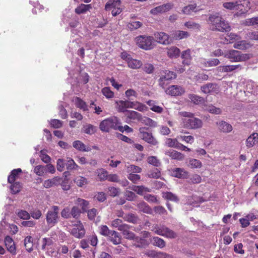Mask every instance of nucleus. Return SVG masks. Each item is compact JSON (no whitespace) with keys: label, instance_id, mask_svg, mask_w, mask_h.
I'll return each mask as SVG.
<instances>
[{"label":"nucleus","instance_id":"nucleus-1","mask_svg":"<svg viewBox=\"0 0 258 258\" xmlns=\"http://www.w3.org/2000/svg\"><path fill=\"white\" fill-rule=\"evenodd\" d=\"M179 113L183 117L181 123L184 128L196 130L202 127V121L195 117L193 113L186 111L181 112Z\"/></svg>","mask_w":258,"mask_h":258},{"label":"nucleus","instance_id":"nucleus-2","mask_svg":"<svg viewBox=\"0 0 258 258\" xmlns=\"http://www.w3.org/2000/svg\"><path fill=\"white\" fill-rule=\"evenodd\" d=\"M209 22L213 30L227 32L231 30L229 23L218 13L211 15L209 18Z\"/></svg>","mask_w":258,"mask_h":258},{"label":"nucleus","instance_id":"nucleus-3","mask_svg":"<svg viewBox=\"0 0 258 258\" xmlns=\"http://www.w3.org/2000/svg\"><path fill=\"white\" fill-rule=\"evenodd\" d=\"M136 44L141 49L149 50L156 46V43L153 37L147 35H140L135 38Z\"/></svg>","mask_w":258,"mask_h":258},{"label":"nucleus","instance_id":"nucleus-4","mask_svg":"<svg viewBox=\"0 0 258 258\" xmlns=\"http://www.w3.org/2000/svg\"><path fill=\"white\" fill-rule=\"evenodd\" d=\"M118 123V118L112 116L102 120L99 124V128L103 132H109L111 129L116 130Z\"/></svg>","mask_w":258,"mask_h":258},{"label":"nucleus","instance_id":"nucleus-5","mask_svg":"<svg viewBox=\"0 0 258 258\" xmlns=\"http://www.w3.org/2000/svg\"><path fill=\"white\" fill-rule=\"evenodd\" d=\"M251 9L250 2L249 0H238L234 16H245Z\"/></svg>","mask_w":258,"mask_h":258},{"label":"nucleus","instance_id":"nucleus-6","mask_svg":"<svg viewBox=\"0 0 258 258\" xmlns=\"http://www.w3.org/2000/svg\"><path fill=\"white\" fill-rule=\"evenodd\" d=\"M69 231L74 237L77 238H82L85 234L83 225L80 221H77L68 227Z\"/></svg>","mask_w":258,"mask_h":258},{"label":"nucleus","instance_id":"nucleus-7","mask_svg":"<svg viewBox=\"0 0 258 258\" xmlns=\"http://www.w3.org/2000/svg\"><path fill=\"white\" fill-rule=\"evenodd\" d=\"M59 208L53 206L48 211L46 215V220L47 224L50 227L54 226L58 222L59 216Z\"/></svg>","mask_w":258,"mask_h":258},{"label":"nucleus","instance_id":"nucleus-8","mask_svg":"<svg viewBox=\"0 0 258 258\" xmlns=\"http://www.w3.org/2000/svg\"><path fill=\"white\" fill-rule=\"evenodd\" d=\"M106 10L111 11L112 15L115 16L119 14L122 10L120 0H110L105 5Z\"/></svg>","mask_w":258,"mask_h":258},{"label":"nucleus","instance_id":"nucleus-9","mask_svg":"<svg viewBox=\"0 0 258 258\" xmlns=\"http://www.w3.org/2000/svg\"><path fill=\"white\" fill-rule=\"evenodd\" d=\"M152 230L155 233L169 238H174L176 237V234L172 230L164 226L156 225Z\"/></svg>","mask_w":258,"mask_h":258},{"label":"nucleus","instance_id":"nucleus-10","mask_svg":"<svg viewBox=\"0 0 258 258\" xmlns=\"http://www.w3.org/2000/svg\"><path fill=\"white\" fill-rule=\"evenodd\" d=\"M69 75L72 77L74 81L71 82V84H75V83L81 84H85L89 81V76L86 73L81 72H69Z\"/></svg>","mask_w":258,"mask_h":258},{"label":"nucleus","instance_id":"nucleus-11","mask_svg":"<svg viewBox=\"0 0 258 258\" xmlns=\"http://www.w3.org/2000/svg\"><path fill=\"white\" fill-rule=\"evenodd\" d=\"M146 128L145 127H140L139 128L140 137L149 144L154 146L157 145L158 141L157 140L153 137L151 133L146 132Z\"/></svg>","mask_w":258,"mask_h":258},{"label":"nucleus","instance_id":"nucleus-12","mask_svg":"<svg viewBox=\"0 0 258 258\" xmlns=\"http://www.w3.org/2000/svg\"><path fill=\"white\" fill-rule=\"evenodd\" d=\"M155 42L163 45H168L172 42L171 36L163 32H157L154 34Z\"/></svg>","mask_w":258,"mask_h":258},{"label":"nucleus","instance_id":"nucleus-13","mask_svg":"<svg viewBox=\"0 0 258 258\" xmlns=\"http://www.w3.org/2000/svg\"><path fill=\"white\" fill-rule=\"evenodd\" d=\"M176 74L172 71H165L161 74L159 79V85L163 88H165L166 85V81L175 79Z\"/></svg>","mask_w":258,"mask_h":258},{"label":"nucleus","instance_id":"nucleus-14","mask_svg":"<svg viewBox=\"0 0 258 258\" xmlns=\"http://www.w3.org/2000/svg\"><path fill=\"white\" fill-rule=\"evenodd\" d=\"M173 8V4L172 3H167L151 9L150 13L153 15H157L159 14L168 12Z\"/></svg>","mask_w":258,"mask_h":258},{"label":"nucleus","instance_id":"nucleus-15","mask_svg":"<svg viewBox=\"0 0 258 258\" xmlns=\"http://www.w3.org/2000/svg\"><path fill=\"white\" fill-rule=\"evenodd\" d=\"M201 90L205 94H217L220 91L219 86L215 84L209 83L201 86Z\"/></svg>","mask_w":258,"mask_h":258},{"label":"nucleus","instance_id":"nucleus-16","mask_svg":"<svg viewBox=\"0 0 258 258\" xmlns=\"http://www.w3.org/2000/svg\"><path fill=\"white\" fill-rule=\"evenodd\" d=\"M184 89L180 86L172 85L169 87L166 90L167 94L172 96H176L182 95L184 93Z\"/></svg>","mask_w":258,"mask_h":258},{"label":"nucleus","instance_id":"nucleus-17","mask_svg":"<svg viewBox=\"0 0 258 258\" xmlns=\"http://www.w3.org/2000/svg\"><path fill=\"white\" fill-rule=\"evenodd\" d=\"M5 245L8 250L12 255L16 254V246L15 243L12 237L7 236L4 239Z\"/></svg>","mask_w":258,"mask_h":258},{"label":"nucleus","instance_id":"nucleus-18","mask_svg":"<svg viewBox=\"0 0 258 258\" xmlns=\"http://www.w3.org/2000/svg\"><path fill=\"white\" fill-rule=\"evenodd\" d=\"M116 108L118 112H124L127 111V108H131L132 101L130 100H118L115 101Z\"/></svg>","mask_w":258,"mask_h":258},{"label":"nucleus","instance_id":"nucleus-19","mask_svg":"<svg viewBox=\"0 0 258 258\" xmlns=\"http://www.w3.org/2000/svg\"><path fill=\"white\" fill-rule=\"evenodd\" d=\"M216 125L219 131L221 133L227 134L233 130L232 126L230 124L223 120L217 122Z\"/></svg>","mask_w":258,"mask_h":258},{"label":"nucleus","instance_id":"nucleus-20","mask_svg":"<svg viewBox=\"0 0 258 258\" xmlns=\"http://www.w3.org/2000/svg\"><path fill=\"white\" fill-rule=\"evenodd\" d=\"M189 36V34L187 32L182 30L173 31L171 33L172 41L173 40H179L187 38Z\"/></svg>","mask_w":258,"mask_h":258},{"label":"nucleus","instance_id":"nucleus-21","mask_svg":"<svg viewBox=\"0 0 258 258\" xmlns=\"http://www.w3.org/2000/svg\"><path fill=\"white\" fill-rule=\"evenodd\" d=\"M245 145L248 148L258 145V133H253L249 136L246 140Z\"/></svg>","mask_w":258,"mask_h":258},{"label":"nucleus","instance_id":"nucleus-22","mask_svg":"<svg viewBox=\"0 0 258 258\" xmlns=\"http://www.w3.org/2000/svg\"><path fill=\"white\" fill-rule=\"evenodd\" d=\"M256 219V216L253 213H249L244 218L239 219V222L242 228H246L250 225V222Z\"/></svg>","mask_w":258,"mask_h":258},{"label":"nucleus","instance_id":"nucleus-23","mask_svg":"<svg viewBox=\"0 0 258 258\" xmlns=\"http://www.w3.org/2000/svg\"><path fill=\"white\" fill-rule=\"evenodd\" d=\"M241 69L242 66L241 64L222 66L217 68V70L221 73H228L236 70H241Z\"/></svg>","mask_w":258,"mask_h":258},{"label":"nucleus","instance_id":"nucleus-24","mask_svg":"<svg viewBox=\"0 0 258 258\" xmlns=\"http://www.w3.org/2000/svg\"><path fill=\"white\" fill-rule=\"evenodd\" d=\"M171 175L178 178H186L187 177L188 173L183 168H175L172 169L171 171Z\"/></svg>","mask_w":258,"mask_h":258},{"label":"nucleus","instance_id":"nucleus-25","mask_svg":"<svg viewBox=\"0 0 258 258\" xmlns=\"http://www.w3.org/2000/svg\"><path fill=\"white\" fill-rule=\"evenodd\" d=\"M199 11H200L199 7L197 6L196 4L194 3L184 7L181 12L184 15H190L192 13H196Z\"/></svg>","mask_w":258,"mask_h":258},{"label":"nucleus","instance_id":"nucleus-26","mask_svg":"<svg viewBox=\"0 0 258 258\" xmlns=\"http://www.w3.org/2000/svg\"><path fill=\"white\" fill-rule=\"evenodd\" d=\"M72 145L75 149L80 152H89L91 150V148L86 146L80 140L75 141L73 142Z\"/></svg>","mask_w":258,"mask_h":258},{"label":"nucleus","instance_id":"nucleus-27","mask_svg":"<svg viewBox=\"0 0 258 258\" xmlns=\"http://www.w3.org/2000/svg\"><path fill=\"white\" fill-rule=\"evenodd\" d=\"M119 230L121 231L124 237L128 239H134V234L129 230V227L127 225L123 224L122 226H119Z\"/></svg>","mask_w":258,"mask_h":258},{"label":"nucleus","instance_id":"nucleus-28","mask_svg":"<svg viewBox=\"0 0 258 258\" xmlns=\"http://www.w3.org/2000/svg\"><path fill=\"white\" fill-rule=\"evenodd\" d=\"M251 44L246 40H237L233 45L235 49L240 50H246L251 47Z\"/></svg>","mask_w":258,"mask_h":258},{"label":"nucleus","instance_id":"nucleus-29","mask_svg":"<svg viewBox=\"0 0 258 258\" xmlns=\"http://www.w3.org/2000/svg\"><path fill=\"white\" fill-rule=\"evenodd\" d=\"M239 51L231 49L224 52V57L230 60L231 62H237Z\"/></svg>","mask_w":258,"mask_h":258},{"label":"nucleus","instance_id":"nucleus-30","mask_svg":"<svg viewBox=\"0 0 258 258\" xmlns=\"http://www.w3.org/2000/svg\"><path fill=\"white\" fill-rule=\"evenodd\" d=\"M108 239L114 244L117 245L121 242V237L119 233L112 230L107 236Z\"/></svg>","mask_w":258,"mask_h":258},{"label":"nucleus","instance_id":"nucleus-31","mask_svg":"<svg viewBox=\"0 0 258 258\" xmlns=\"http://www.w3.org/2000/svg\"><path fill=\"white\" fill-rule=\"evenodd\" d=\"M181 58L183 59V64L189 65L192 59L191 56V50L189 49H188L183 51L181 54Z\"/></svg>","mask_w":258,"mask_h":258},{"label":"nucleus","instance_id":"nucleus-32","mask_svg":"<svg viewBox=\"0 0 258 258\" xmlns=\"http://www.w3.org/2000/svg\"><path fill=\"white\" fill-rule=\"evenodd\" d=\"M131 108H134L140 112H145L148 109V107L145 104L138 101H132Z\"/></svg>","mask_w":258,"mask_h":258},{"label":"nucleus","instance_id":"nucleus-33","mask_svg":"<svg viewBox=\"0 0 258 258\" xmlns=\"http://www.w3.org/2000/svg\"><path fill=\"white\" fill-rule=\"evenodd\" d=\"M92 9V6L90 4L85 5V4H81L78 6L75 9V13L77 14H85L87 11H89Z\"/></svg>","mask_w":258,"mask_h":258},{"label":"nucleus","instance_id":"nucleus-34","mask_svg":"<svg viewBox=\"0 0 258 258\" xmlns=\"http://www.w3.org/2000/svg\"><path fill=\"white\" fill-rule=\"evenodd\" d=\"M128 67L132 69H139L143 65L142 62L138 59H134L132 57L127 62Z\"/></svg>","mask_w":258,"mask_h":258},{"label":"nucleus","instance_id":"nucleus-35","mask_svg":"<svg viewBox=\"0 0 258 258\" xmlns=\"http://www.w3.org/2000/svg\"><path fill=\"white\" fill-rule=\"evenodd\" d=\"M180 53V49L176 46H171L167 48V55L170 58L178 57Z\"/></svg>","mask_w":258,"mask_h":258},{"label":"nucleus","instance_id":"nucleus-36","mask_svg":"<svg viewBox=\"0 0 258 258\" xmlns=\"http://www.w3.org/2000/svg\"><path fill=\"white\" fill-rule=\"evenodd\" d=\"M147 104L150 106V109L155 112L160 113L163 110V108L157 105V103L155 101L149 100L147 102Z\"/></svg>","mask_w":258,"mask_h":258},{"label":"nucleus","instance_id":"nucleus-37","mask_svg":"<svg viewBox=\"0 0 258 258\" xmlns=\"http://www.w3.org/2000/svg\"><path fill=\"white\" fill-rule=\"evenodd\" d=\"M166 154L173 159L182 160L184 159V156L182 153L174 150H170L166 152Z\"/></svg>","mask_w":258,"mask_h":258},{"label":"nucleus","instance_id":"nucleus-38","mask_svg":"<svg viewBox=\"0 0 258 258\" xmlns=\"http://www.w3.org/2000/svg\"><path fill=\"white\" fill-rule=\"evenodd\" d=\"M96 127L89 123L84 124L82 127L83 133L88 135H93L96 132Z\"/></svg>","mask_w":258,"mask_h":258},{"label":"nucleus","instance_id":"nucleus-39","mask_svg":"<svg viewBox=\"0 0 258 258\" xmlns=\"http://www.w3.org/2000/svg\"><path fill=\"white\" fill-rule=\"evenodd\" d=\"M140 121L145 125L151 127H156L158 126L157 122L149 117L142 116Z\"/></svg>","mask_w":258,"mask_h":258},{"label":"nucleus","instance_id":"nucleus-40","mask_svg":"<svg viewBox=\"0 0 258 258\" xmlns=\"http://www.w3.org/2000/svg\"><path fill=\"white\" fill-rule=\"evenodd\" d=\"M75 204L81 207L82 213L86 212L88 210L89 205L88 201L81 198H78L75 202Z\"/></svg>","mask_w":258,"mask_h":258},{"label":"nucleus","instance_id":"nucleus-41","mask_svg":"<svg viewBox=\"0 0 258 258\" xmlns=\"http://www.w3.org/2000/svg\"><path fill=\"white\" fill-rule=\"evenodd\" d=\"M241 37L235 33H230L228 34L225 38V43H231L234 41L240 40Z\"/></svg>","mask_w":258,"mask_h":258},{"label":"nucleus","instance_id":"nucleus-42","mask_svg":"<svg viewBox=\"0 0 258 258\" xmlns=\"http://www.w3.org/2000/svg\"><path fill=\"white\" fill-rule=\"evenodd\" d=\"M53 243L51 238H43L41 240V245L42 250H45L49 248Z\"/></svg>","mask_w":258,"mask_h":258},{"label":"nucleus","instance_id":"nucleus-43","mask_svg":"<svg viewBox=\"0 0 258 258\" xmlns=\"http://www.w3.org/2000/svg\"><path fill=\"white\" fill-rule=\"evenodd\" d=\"M21 172L22 170L20 168H17L13 170L11 174L8 176V182L10 183L14 182L16 179L18 177L19 175L21 173Z\"/></svg>","mask_w":258,"mask_h":258},{"label":"nucleus","instance_id":"nucleus-44","mask_svg":"<svg viewBox=\"0 0 258 258\" xmlns=\"http://www.w3.org/2000/svg\"><path fill=\"white\" fill-rule=\"evenodd\" d=\"M73 101L78 108H79L80 109L86 111L88 110V107L86 103L82 100L81 99L76 97L74 99Z\"/></svg>","mask_w":258,"mask_h":258},{"label":"nucleus","instance_id":"nucleus-45","mask_svg":"<svg viewBox=\"0 0 258 258\" xmlns=\"http://www.w3.org/2000/svg\"><path fill=\"white\" fill-rule=\"evenodd\" d=\"M223 7L225 9L232 11L234 14L236 12L237 1L233 2H225L223 4Z\"/></svg>","mask_w":258,"mask_h":258},{"label":"nucleus","instance_id":"nucleus-46","mask_svg":"<svg viewBox=\"0 0 258 258\" xmlns=\"http://www.w3.org/2000/svg\"><path fill=\"white\" fill-rule=\"evenodd\" d=\"M60 178L58 177H55L51 179H47L44 181L43 186L45 188H50L57 184L59 182Z\"/></svg>","mask_w":258,"mask_h":258},{"label":"nucleus","instance_id":"nucleus-47","mask_svg":"<svg viewBox=\"0 0 258 258\" xmlns=\"http://www.w3.org/2000/svg\"><path fill=\"white\" fill-rule=\"evenodd\" d=\"M147 255L150 257L156 258H172L171 255H168L165 253L157 252L154 251L149 252Z\"/></svg>","mask_w":258,"mask_h":258},{"label":"nucleus","instance_id":"nucleus-48","mask_svg":"<svg viewBox=\"0 0 258 258\" xmlns=\"http://www.w3.org/2000/svg\"><path fill=\"white\" fill-rule=\"evenodd\" d=\"M125 115L130 119H137L139 121L141 120L142 116L141 114L133 110L127 111Z\"/></svg>","mask_w":258,"mask_h":258},{"label":"nucleus","instance_id":"nucleus-49","mask_svg":"<svg viewBox=\"0 0 258 258\" xmlns=\"http://www.w3.org/2000/svg\"><path fill=\"white\" fill-rule=\"evenodd\" d=\"M131 189L136 192L138 194L142 195L144 192H150L151 190L150 189L144 186L141 185V186H137V185H133Z\"/></svg>","mask_w":258,"mask_h":258},{"label":"nucleus","instance_id":"nucleus-50","mask_svg":"<svg viewBox=\"0 0 258 258\" xmlns=\"http://www.w3.org/2000/svg\"><path fill=\"white\" fill-rule=\"evenodd\" d=\"M24 245L28 251L30 252L33 250V242L31 236H28L25 238Z\"/></svg>","mask_w":258,"mask_h":258},{"label":"nucleus","instance_id":"nucleus-51","mask_svg":"<svg viewBox=\"0 0 258 258\" xmlns=\"http://www.w3.org/2000/svg\"><path fill=\"white\" fill-rule=\"evenodd\" d=\"M188 97L191 101L196 104H202L205 102L204 99L203 97L197 95L189 94Z\"/></svg>","mask_w":258,"mask_h":258},{"label":"nucleus","instance_id":"nucleus-52","mask_svg":"<svg viewBox=\"0 0 258 258\" xmlns=\"http://www.w3.org/2000/svg\"><path fill=\"white\" fill-rule=\"evenodd\" d=\"M188 166L191 168H200L202 166V163L200 160L192 158L189 160Z\"/></svg>","mask_w":258,"mask_h":258},{"label":"nucleus","instance_id":"nucleus-53","mask_svg":"<svg viewBox=\"0 0 258 258\" xmlns=\"http://www.w3.org/2000/svg\"><path fill=\"white\" fill-rule=\"evenodd\" d=\"M34 172L39 176H43L47 174L45 166L43 165L36 166L34 169Z\"/></svg>","mask_w":258,"mask_h":258},{"label":"nucleus","instance_id":"nucleus-54","mask_svg":"<svg viewBox=\"0 0 258 258\" xmlns=\"http://www.w3.org/2000/svg\"><path fill=\"white\" fill-rule=\"evenodd\" d=\"M75 183L79 187H83L87 184V179L83 176H78L74 180Z\"/></svg>","mask_w":258,"mask_h":258},{"label":"nucleus","instance_id":"nucleus-55","mask_svg":"<svg viewBox=\"0 0 258 258\" xmlns=\"http://www.w3.org/2000/svg\"><path fill=\"white\" fill-rule=\"evenodd\" d=\"M253 57L251 53H243L239 51L238 55L237 62L245 61Z\"/></svg>","mask_w":258,"mask_h":258},{"label":"nucleus","instance_id":"nucleus-56","mask_svg":"<svg viewBox=\"0 0 258 258\" xmlns=\"http://www.w3.org/2000/svg\"><path fill=\"white\" fill-rule=\"evenodd\" d=\"M66 166L68 170H78L79 168V166L71 158H68Z\"/></svg>","mask_w":258,"mask_h":258},{"label":"nucleus","instance_id":"nucleus-57","mask_svg":"<svg viewBox=\"0 0 258 258\" xmlns=\"http://www.w3.org/2000/svg\"><path fill=\"white\" fill-rule=\"evenodd\" d=\"M162 197L163 198L167 200H170L175 202L178 201V198H177V197L175 195L172 194L171 192H163Z\"/></svg>","mask_w":258,"mask_h":258},{"label":"nucleus","instance_id":"nucleus-58","mask_svg":"<svg viewBox=\"0 0 258 258\" xmlns=\"http://www.w3.org/2000/svg\"><path fill=\"white\" fill-rule=\"evenodd\" d=\"M101 92L102 94L107 99H111L114 97V93L112 91L110 88L108 87H105L102 89Z\"/></svg>","mask_w":258,"mask_h":258},{"label":"nucleus","instance_id":"nucleus-59","mask_svg":"<svg viewBox=\"0 0 258 258\" xmlns=\"http://www.w3.org/2000/svg\"><path fill=\"white\" fill-rule=\"evenodd\" d=\"M96 174L100 180L107 179L108 172L103 168L98 169L96 170Z\"/></svg>","mask_w":258,"mask_h":258},{"label":"nucleus","instance_id":"nucleus-60","mask_svg":"<svg viewBox=\"0 0 258 258\" xmlns=\"http://www.w3.org/2000/svg\"><path fill=\"white\" fill-rule=\"evenodd\" d=\"M244 25L245 26H255L258 25V17H252L245 20L243 22Z\"/></svg>","mask_w":258,"mask_h":258},{"label":"nucleus","instance_id":"nucleus-61","mask_svg":"<svg viewBox=\"0 0 258 258\" xmlns=\"http://www.w3.org/2000/svg\"><path fill=\"white\" fill-rule=\"evenodd\" d=\"M22 185L19 182H16L12 184L10 186L11 192L16 194L20 191Z\"/></svg>","mask_w":258,"mask_h":258},{"label":"nucleus","instance_id":"nucleus-62","mask_svg":"<svg viewBox=\"0 0 258 258\" xmlns=\"http://www.w3.org/2000/svg\"><path fill=\"white\" fill-rule=\"evenodd\" d=\"M139 209L146 213H150L151 209L148 205L144 202H142L138 204Z\"/></svg>","mask_w":258,"mask_h":258},{"label":"nucleus","instance_id":"nucleus-63","mask_svg":"<svg viewBox=\"0 0 258 258\" xmlns=\"http://www.w3.org/2000/svg\"><path fill=\"white\" fill-rule=\"evenodd\" d=\"M152 242L154 245L160 248H163L165 246V242L164 240L158 237H154L153 238Z\"/></svg>","mask_w":258,"mask_h":258},{"label":"nucleus","instance_id":"nucleus-64","mask_svg":"<svg viewBox=\"0 0 258 258\" xmlns=\"http://www.w3.org/2000/svg\"><path fill=\"white\" fill-rule=\"evenodd\" d=\"M184 26L189 29L200 30V25L192 21H188L184 24Z\"/></svg>","mask_w":258,"mask_h":258}]
</instances>
